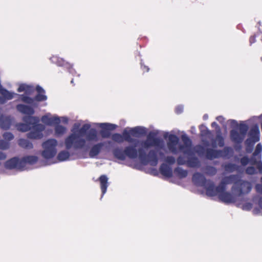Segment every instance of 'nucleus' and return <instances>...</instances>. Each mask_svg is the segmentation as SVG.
Segmentation results:
<instances>
[{
  "mask_svg": "<svg viewBox=\"0 0 262 262\" xmlns=\"http://www.w3.org/2000/svg\"><path fill=\"white\" fill-rule=\"evenodd\" d=\"M154 132H150L145 140L141 142L140 148H138L139 158L144 163H149L152 166L158 164V159L157 151L156 149L150 150L147 154V151L150 147H155L157 149H163L165 147L164 141L158 138L155 137Z\"/></svg>",
  "mask_w": 262,
  "mask_h": 262,
  "instance_id": "f257e3e1",
  "label": "nucleus"
},
{
  "mask_svg": "<svg viewBox=\"0 0 262 262\" xmlns=\"http://www.w3.org/2000/svg\"><path fill=\"white\" fill-rule=\"evenodd\" d=\"M91 126L89 124H84L79 130L78 133L71 134L65 140V145L67 149L73 148L75 150L83 148L85 145L84 138L86 132L89 130Z\"/></svg>",
  "mask_w": 262,
  "mask_h": 262,
  "instance_id": "f03ea898",
  "label": "nucleus"
},
{
  "mask_svg": "<svg viewBox=\"0 0 262 262\" xmlns=\"http://www.w3.org/2000/svg\"><path fill=\"white\" fill-rule=\"evenodd\" d=\"M201 135L204 137L202 139L203 144L206 146H211L213 148L223 147L224 145V139L222 136L220 128L216 130L215 138H212L211 132L208 129L201 130Z\"/></svg>",
  "mask_w": 262,
  "mask_h": 262,
  "instance_id": "7ed1b4c3",
  "label": "nucleus"
},
{
  "mask_svg": "<svg viewBox=\"0 0 262 262\" xmlns=\"http://www.w3.org/2000/svg\"><path fill=\"white\" fill-rule=\"evenodd\" d=\"M193 182L197 186L204 187L206 190V194L208 196H213L212 194L208 193L209 190H213V182L210 180H206L204 176L200 173L195 172L192 178Z\"/></svg>",
  "mask_w": 262,
  "mask_h": 262,
  "instance_id": "20e7f679",
  "label": "nucleus"
},
{
  "mask_svg": "<svg viewBox=\"0 0 262 262\" xmlns=\"http://www.w3.org/2000/svg\"><path fill=\"white\" fill-rule=\"evenodd\" d=\"M239 177L237 175H230L228 177L223 178L219 184V185L215 187L213 183V190H209L208 193L212 194L213 196H215L217 194V192H220L226 189V185L232 183L235 184Z\"/></svg>",
  "mask_w": 262,
  "mask_h": 262,
  "instance_id": "39448f33",
  "label": "nucleus"
},
{
  "mask_svg": "<svg viewBox=\"0 0 262 262\" xmlns=\"http://www.w3.org/2000/svg\"><path fill=\"white\" fill-rule=\"evenodd\" d=\"M57 142L55 139H49L42 144L43 150L42 152V156L46 159H50L53 157L56 154V147Z\"/></svg>",
  "mask_w": 262,
  "mask_h": 262,
  "instance_id": "423d86ee",
  "label": "nucleus"
},
{
  "mask_svg": "<svg viewBox=\"0 0 262 262\" xmlns=\"http://www.w3.org/2000/svg\"><path fill=\"white\" fill-rule=\"evenodd\" d=\"M259 140V130L257 125L252 127L248 133V138L246 141V150L251 152L253 145Z\"/></svg>",
  "mask_w": 262,
  "mask_h": 262,
  "instance_id": "0eeeda50",
  "label": "nucleus"
},
{
  "mask_svg": "<svg viewBox=\"0 0 262 262\" xmlns=\"http://www.w3.org/2000/svg\"><path fill=\"white\" fill-rule=\"evenodd\" d=\"M251 189L252 185L250 183L238 179L237 182L233 185L231 190L238 196H240L243 194L250 192Z\"/></svg>",
  "mask_w": 262,
  "mask_h": 262,
  "instance_id": "6e6552de",
  "label": "nucleus"
},
{
  "mask_svg": "<svg viewBox=\"0 0 262 262\" xmlns=\"http://www.w3.org/2000/svg\"><path fill=\"white\" fill-rule=\"evenodd\" d=\"M239 132L236 129H232L230 132V137L232 141L236 143H241L245 138L248 129L247 125L241 123L238 126Z\"/></svg>",
  "mask_w": 262,
  "mask_h": 262,
  "instance_id": "1a4fd4ad",
  "label": "nucleus"
},
{
  "mask_svg": "<svg viewBox=\"0 0 262 262\" xmlns=\"http://www.w3.org/2000/svg\"><path fill=\"white\" fill-rule=\"evenodd\" d=\"M23 120L25 123H18L16 125L17 129L23 132L29 130L32 125L37 123L39 121L38 117L31 116H24Z\"/></svg>",
  "mask_w": 262,
  "mask_h": 262,
  "instance_id": "9d476101",
  "label": "nucleus"
},
{
  "mask_svg": "<svg viewBox=\"0 0 262 262\" xmlns=\"http://www.w3.org/2000/svg\"><path fill=\"white\" fill-rule=\"evenodd\" d=\"M230 150V148L229 147H225L223 150L207 148L206 150V157L210 160L220 157H226Z\"/></svg>",
  "mask_w": 262,
  "mask_h": 262,
  "instance_id": "9b49d317",
  "label": "nucleus"
},
{
  "mask_svg": "<svg viewBox=\"0 0 262 262\" xmlns=\"http://www.w3.org/2000/svg\"><path fill=\"white\" fill-rule=\"evenodd\" d=\"M262 151V145L260 143L256 145V149L251 159V163L255 164L258 171L262 173V162H261V153Z\"/></svg>",
  "mask_w": 262,
  "mask_h": 262,
  "instance_id": "f8f14e48",
  "label": "nucleus"
},
{
  "mask_svg": "<svg viewBox=\"0 0 262 262\" xmlns=\"http://www.w3.org/2000/svg\"><path fill=\"white\" fill-rule=\"evenodd\" d=\"M30 132L27 134V137L31 139H39L42 138V131L45 129V126L41 124H35L32 125Z\"/></svg>",
  "mask_w": 262,
  "mask_h": 262,
  "instance_id": "ddd939ff",
  "label": "nucleus"
},
{
  "mask_svg": "<svg viewBox=\"0 0 262 262\" xmlns=\"http://www.w3.org/2000/svg\"><path fill=\"white\" fill-rule=\"evenodd\" d=\"M167 147L170 152L173 154H177L179 152V146L180 145L179 144V139L174 135H169L167 137Z\"/></svg>",
  "mask_w": 262,
  "mask_h": 262,
  "instance_id": "4468645a",
  "label": "nucleus"
},
{
  "mask_svg": "<svg viewBox=\"0 0 262 262\" xmlns=\"http://www.w3.org/2000/svg\"><path fill=\"white\" fill-rule=\"evenodd\" d=\"M216 195H219V198L222 202L226 203H230L235 202L236 200V198L238 196L237 195L234 193L232 191V193L226 192L225 190H223L220 192H217Z\"/></svg>",
  "mask_w": 262,
  "mask_h": 262,
  "instance_id": "2eb2a0df",
  "label": "nucleus"
},
{
  "mask_svg": "<svg viewBox=\"0 0 262 262\" xmlns=\"http://www.w3.org/2000/svg\"><path fill=\"white\" fill-rule=\"evenodd\" d=\"M24 162L21 159L17 158H13L7 161L5 163V167L9 169L16 168L19 170H24L23 165Z\"/></svg>",
  "mask_w": 262,
  "mask_h": 262,
  "instance_id": "dca6fc26",
  "label": "nucleus"
},
{
  "mask_svg": "<svg viewBox=\"0 0 262 262\" xmlns=\"http://www.w3.org/2000/svg\"><path fill=\"white\" fill-rule=\"evenodd\" d=\"M182 140L183 144H180L179 146V151L186 154H189L191 148V140L186 135L182 136Z\"/></svg>",
  "mask_w": 262,
  "mask_h": 262,
  "instance_id": "f3484780",
  "label": "nucleus"
},
{
  "mask_svg": "<svg viewBox=\"0 0 262 262\" xmlns=\"http://www.w3.org/2000/svg\"><path fill=\"white\" fill-rule=\"evenodd\" d=\"M97 125L103 129L100 131V134L104 138H108L110 136V132L106 130H114L116 127L115 124L108 123H98Z\"/></svg>",
  "mask_w": 262,
  "mask_h": 262,
  "instance_id": "a211bd4d",
  "label": "nucleus"
},
{
  "mask_svg": "<svg viewBox=\"0 0 262 262\" xmlns=\"http://www.w3.org/2000/svg\"><path fill=\"white\" fill-rule=\"evenodd\" d=\"M133 144L134 145L128 146L124 149V152L126 156L131 159H135L139 156L138 149L137 150L136 147L139 146V148H140V144L138 145H136L135 143Z\"/></svg>",
  "mask_w": 262,
  "mask_h": 262,
  "instance_id": "6ab92c4d",
  "label": "nucleus"
},
{
  "mask_svg": "<svg viewBox=\"0 0 262 262\" xmlns=\"http://www.w3.org/2000/svg\"><path fill=\"white\" fill-rule=\"evenodd\" d=\"M13 121V118L10 116H5L0 118V127L1 128L7 130L9 129Z\"/></svg>",
  "mask_w": 262,
  "mask_h": 262,
  "instance_id": "aec40b11",
  "label": "nucleus"
},
{
  "mask_svg": "<svg viewBox=\"0 0 262 262\" xmlns=\"http://www.w3.org/2000/svg\"><path fill=\"white\" fill-rule=\"evenodd\" d=\"M41 121L49 125L59 124L60 122V118L57 116L50 117L49 115H45L41 118Z\"/></svg>",
  "mask_w": 262,
  "mask_h": 262,
  "instance_id": "412c9836",
  "label": "nucleus"
},
{
  "mask_svg": "<svg viewBox=\"0 0 262 262\" xmlns=\"http://www.w3.org/2000/svg\"><path fill=\"white\" fill-rule=\"evenodd\" d=\"M84 138L85 139V141H94L97 142L98 141V137L97 135V132L95 129L92 128L88 130L86 132Z\"/></svg>",
  "mask_w": 262,
  "mask_h": 262,
  "instance_id": "4be33fe9",
  "label": "nucleus"
},
{
  "mask_svg": "<svg viewBox=\"0 0 262 262\" xmlns=\"http://www.w3.org/2000/svg\"><path fill=\"white\" fill-rule=\"evenodd\" d=\"M130 130L128 131L126 129H125L122 135L123 137L124 141L131 143H135L136 145H138L139 144H140L142 141L132 138L130 136Z\"/></svg>",
  "mask_w": 262,
  "mask_h": 262,
  "instance_id": "5701e85b",
  "label": "nucleus"
},
{
  "mask_svg": "<svg viewBox=\"0 0 262 262\" xmlns=\"http://www.w3.org/2000/svg\"><path fill=\"white\" fill-rule=\"evenodd\" d=\"M16 108L19 112L24 114L29 115V116L33 115L34 113L33 109L31 107L24 104L17 105Z\"/></svg>",
  "mask_w": 262,
  "mask_h": 262,
  "instance_id": "b1692460",
  "label": "nucleus"
},
{
  "mask_svg": "<svg viewBox=\"0 0 262 262\" xmlns=\"http://www.w3.org/2000/svg\"><path fill=\"white\" fill-rule=\"evenodd\" d=\"M131 135L138 137L146 134V128L142 126H137L130 129Z\"/></svg>",
  "mask_w": 262,
  "mask_h": 262,
  "instance_id": "393cba45",
  "label": "nucleus"
},
{
  "mask_svg": "<svg viewBox=\"0 0 262 262\" xmlns=\"http://www.w3.org/2000/svg\"><path fill=\"white\" fill-rule=\"evenodd\" d=\"M104 146L103 143H99L97 144L94 145L92 148L91 149L89 155L91 158H94L96 156H97L101 149V148Z\"/></svg>",
  "mask_w": 262,
  "mask_h": 262,
  "instance_id": "a878e982",
  "label": "nucleus"
},
{
  "mask_svg": "<svg viewBox=\"0 0 262 262\" xmlns=\"http://www.w3.org/2000/svg\"><path fill=\"white\" fill-rule=\"evenodd\" d=\"M100 182V187L102 191V196H103L106 192L108 186V178L105 175H102L99 178ZM102 196H101L102 198Z\"/></svg>",
  "mask_w": 262,
  "mask_h": 262,
  "instance_id": "bb28decb",
  "label": "nucleus"
},
{
  "mask_svg": "<svg viewBox=\"0 0 262 262\" xmlns=\"http://www.w3.org/2000/svg\"><path fill=\"white\" fill-rule=\"evenodd\" d=\"M37 157L34 156H28L24 157L23 159H21V161L24 162V164L23 165L24 170L25 169L26 164H33L37 162Z\"/></svg>",
  "mask_w": 262,
  "mask_h": 262,
  "instance_id": "cd10ccee",
  "label": "nucleus"
},
{
  "mask_svg": "<svg viewBox=\"0 0 262 262\" xmlns=\"http://www.w3.org/2000/svg\"><path fill=\"white\" fill-rule=\"evenodd\" d=\"M160 170L163 176L170 177L172 174L171 168L166 164H162L161 165Z\"/></svg>",
  "mask_w": 262,
  "mask_h": 262,
  "instance_id": "c85d7f7f",
  "label": "nucleus"
},
{
  "mask_svg": "<svg viewBox=\"0 0 262 262\" xmlns=\"http://www.w3.org/2000/svg\"><path fill=\"white\" fill-rule=\"evenodd\" d=\"M114 156L117 159L124 160L126 158V154L124 150H123L121 148H117L113 150Z\"/></svg>",
  "mask_w": 262,
  "mask_h": 262,
  "instance_id": "c756f323",
  "label": "nucleus"
},
{
  "mask_svg": "<svg viewBox=\"0 0 262 262\" xmlns=\"http://www.w3.org/2000/svg\"><path fill=\"white\" fill-rule=\"evenodd\" d=\"M36 91L38 92L35 98V99L38 101H43L47 99V96L42 94L45 93V90L40 86L38 85L36 87Z\"/></svg>",
  "mask_w": 262,
  "mask_h": 262,
  "instance_id": "7c9ffc66",
  "label": "nucleus"
},
{
  "mask_svg": "<svg viewBox=\"0 0 262 262\" xmlns=\"http://www.w3.org/2000/svg\"><path fill=\"white\" fill-rule=\"evenodd\" d=\"M18 145L24 148L30 149L33 148L32 143L29 140L25 139H20L18 140Z\"/></svg>",
  "mask_w": 262,
  "mask_h": 262,
  "instance_id": "2f4dec72",
  "label": "nucleus"
},
{
  "mask_svg": "<svg viewBox=\"0 0 262 262\" xmlns=\"http://www.w3.org/2000/svg\"><path fill=\"white\" fill-rule=\"evenodd\" d=\"M174 172L175 174L181 179L186 178L188 174V171L187 170L183 169L182 168L180 167L175 168Z\"/></svg>",
  "mask_w": 262,
  "mask_h": 262,
  "instance_id": "473e14b6",
  "label": "nucleus"
},
{
  "mask_svg": "<svg viewBox=\"0 0 262 262\" xmlns=\"http://www.w3.org/2000/svg\"><path fill=\"white\" fill-rule=\"evenodd\" d=\"M18 92H25L27 94H30L33 91V88L28 85L22 84L20 85L17 90Z\"/></svg>",
  "mask_w": 262,
  "mask_h": 262,
  "instance_id": "72a5a7b5",
  "label": "nucleus"
},
{
  "mask_svg": "<svg viewBox=\"0 0 262 262\" xmlns=\"http://www.w3.org/2000/svg\"><path fill=\"white\" fill-rule=\"evenodd\" d=\"M187 166L189 167H199L200 163L197 158H193L189 159L187 161Z\"/></svg>",
  "mask_w": 262,
  "mask_h": 262,
  "instance_id": "f704fd0d",
  "label": "nucleus"
},
{
  "mask_svg": "<svg viewBox=\"0 0 262 262\" xmlns=\"http://www.w3.org/2000/svg\"><path fill=\"white\" fill-rule=\"evenodd\" d=\"M202 170L206 174L209 176H214L217 172V169L213 167L210 166H207L203 169Z\"/></svg>",
  "mask_w": 262,
  "mask_h": 262,
  "instance_id": "c9c22d12",
  "label": "nucleus"
},
{
  "mask_svg": "<svg viewBox=\"0 0 262 262\" xmlns=\"http://www.w3.org/2000/svg\"><path fill=\"white\" fill-rule=\"evenodd\" d=\"M69 152L66 150L60 151L57 156V158L60 161H63L67 160L69 158Z\"/></svg>",
  "mask_w": 262,
  "mask_h": 262,
  "instance_id": "e433bc0d",
  "label": "nucleus"
},
{
  "mask_svg": "<svg viewBox=\"0 0 262 262\" xmlns=\"http://www.w3.org/2000/svg\"><path fill=\"white\" fill-rule=\"evenodd\" d=\"M57 125L55 126V134L57 136H61L64 134L67 130V128L60 125H59L58 124H57Z\"/></svg>",
  "mask_w": 262,
  "mask_h": 262,
  "instance_id": "4c0bfd02",
  "label": "nucleus"
},
{
  "mask_svg": "<svg viewBox=\"0 0 262 262\" xmlns=\"http://www.w3.org/2000/svg\"><path fill=\"white\" fill-rule=\"evenodd\" d=\"M225 170L227 172H232L237 169L236 165L232 163L226 164L224 166Z\"/></svg>",
  "mask_w": 262,
  "mask_h": 262,
  "instance_id": "58836bf2",
  "label": "nucleus"
},
{
  "mask_svg": "<svg viewBox=\"0 0 262 262\" xmlns=\"http://www.w3.org/2000/svg\"><path fill=\"white\" fill-rule=\"evenodd\" d=\"M112 140L117 143H121L124 141V139L122 135L119 134H114L112 137Z\"/></svg>",
  "mask_w": 262,
  "mask_h": 262,
  "instance_id": "ea45409f",
  "label": "nucleus"
},
{
  "mask_svg": "<svg viewBox=\"0 0 262 262\" xmlns=\"http://www.w3.org/2000/svg\"><path fill=\"white\" fill-rule=\"evenodd\" d=\"M10 143L8 141L0 140V149L2 150H6L9 148Z\"/></svg>",
  "mask_w": 262,
  "mask_h": 262,
  "instance_id": "a19ab883",
  "label": "nucleus"
},
{
  "mask_svg": "<svg viewBox=\"0 0 262 262\" xmlns=\"http://www.w3.org/2000/svg\"><path fill=\"white\" fill-rule=\"evenodd\" d=\"M253 201L254 203H257L259 207L262 209V195H256L253 199Z\"/></svg>",
  "mask_w": 262,
  "mask_h": 262,
  "instance_id": "79ce46f5",
  "label": "nucleus"
},
{
  "mask_svg": "<svg viewBox=\"0 0 262 262\" xmlns=\"http://www.w3.org/2000/svg\"><path fill=\"white\" fill-rule=\"evenodd\" d=\"M3 136L5 140L8 142L14 139L13 135L10 132H6L4 133Z\"/></svg>",
  "mask_w": 262,
  "mask_h": 262,
  "instance_id": "37998d69",
  "label": "nucleus"
},
{
  "mask_svg": "<svg viewBox=\"0 0 262 262\" xmlns=\"http://www.w3.org/2000/svg\"><path fill=\"white\" fill-rule=\"evenodd\" d=\"M246 172L248 174H253L256 172V169L253 166H250L246 169Z\"/></svg>",
  "mask_w": 262,
  "mask_h": 262,
  "instance_id": "c03bdc74",
  "label": "nucleus"
},
{
  "mask_svg": "<svg viewBox=\"0 0 262 262\" xmlns=\"http://www.w3.org/2000/svg\"><path fill=\"white\" fill-rule=\"evenodd\" d=\"M249 162L252 164L251 160H249V159L247 157H244L241 160V163L243 166L246 165ZM252 165L254 164H252Z\"/></svg>",
  "mask_w": 262,
  "mask_h": 262,
  "instance_id": "a18cd8bd",
  "label": "nucleus"
},
{
  "mask_svg": "<svg viewBox=\"0 0 262 262\" xmlns=\"http://www.w3.org/2000/svg\"><path fill=\"white\" fill-rule=\"evenodd\" d=\"M177 163L179 165H184L187 163V162L185 159V158L183 156H180L177 159Z\"/></svg>",
  "mask_w": 262,
  "mask_h": 262,
  "instance_id": "49530a36",
  "label": "nucleus"
},
{
  "mask_svg": "<svg viewBox=\"0 0 262 262\" xmlns=\"http://www.w3.org/2000/svg\"><path fill=\"white\" fill-rule=\"evenodd\" d=\"M252 207V204L250 203H246L242 206V208L244 210H250Z\"/></svg>",
  "mask_w": 262,
  "mask_h": 262,
  "instance_id": "de8ad7c7",
  "label": "nucleus"
},
{
  "mask_svg": "<svg viewBox=\"0 0 262 262\" xmlns=\"http://www.w3.org/2000/svg\"><path fill=\"white\" fill-rule=\"evenodd\" d=\"M165 161L170 164H172L175 163L176 159L172 156H168L165 159Z\"/></svg>",
  "mask_w": 262,
  "mask_h": 262,
  "instance_id": "09e8293b",
  "label": "nucleus"
},
{
  "mask_svg": "<svg viewBox=\"0 0 262 262\" xmlns=\"http://www.w3.org/2000/svg\"><path fill=\"white\" fill-rule=\"evenodd\" d=\"M255 189L259 194L258 195L262 196V185L261 184H256L255 186Z\"/></svg>",
  "mask_w": 262,
  "mask_h": 262,
  "instance_id": "8fccbe9b",
  "label": "nucleus"
},
{
  "mask_svg": "<svg viewBox=\"0 0 262 262\" xmlns=\"http://www.w3.org/2000/svg\"><path fill=\"white\" fill-rule=\"evenodd\" d=\"M21 100L23 101L28 103H32L33 101L32 99L27 96H23Z\"/></svg>",
  "mask_w": 262,
  "mask_h": 262,
  "instance_id": "3c124183",
  "label": "nucleus"
},
{
  "mask_svg": "<svg viewBox=\"0 0 262 262\" xmlns=\"http://www.w3.org/2000/svg\"><path fill=\"white\" fill-rule=\"evenodd\" d=\"M79 127H80V124L79 123H75L74 124V125H73V128L71 130L72 133H74H74H78V132L80 129H79Z\"/></svg>",
  "mask_w": 262,
  "mask_h": 262,
  "instance_id": "603ef678",
  "label": "nucleus"
},
{
  "mask_svg": "<svg viewBox=\"0 0 262 262\" xmlns=\"http://www.w3.org/2000/svg\"><path fill=\"white\" fill-rule=\"evenodd\" d=\"M183 107L182 106H178L176 108V111L177 114H180L182 112Z\"/></svg>",
  "mask_w": 262,
  "mask_h": 262,
  "instance_id": "864d4df0",
  "label": "nucleus"
},
{
  "mask_svg": "<svg viewBox=\"0 0 262 262\" xmlns=\"http://www.w3.org/2000/svg\"><path fill=\"white\" fill-rule=\"evenodd\" d=\"M1 95L2 96H0V104H4L6 102V100L8 99L5 98L2 94Z\"/></svg>",
  "mask_w": 262,
  "mask_h": 262,
  "instance_id": "5fc2aeb1",
  "label": "nucleus"
},
{
  "mask_svg": "<svg viewBox=\"0 0 262 262\" xmlns=\"http://www.w3.org/2000/svg\"><path fill=\"white\" fill-rule=\"evenodd\" d=\"M6 158V155L5 153L0 151V160H4Z\"/></svg>",
  "mask_w": 262,
  "mask_h": 262,
  "instance_id": "6e6d98bb",
  "label": "nucleus"
},
{
  "mask_svg": "<svg viewBox=\"0 0 262 262\" xmlns=\"http://www.w3.org/2000/svg\"><path fill=\"white\" fill-rule=\"evenodd\" d=\"M155 149H156V150L157 151V152H159V154L160 157L161 158H163L164 157V154L161 151V149H157L156 147H155Z\"/></svg>",
  "mask_w": 262,
  "mask_h": 262,
  "instance_id": "4d7b16f0",
  "label": "nucleus"
},
{
  "mask_svg": "<svg viewBox=\"0 0 262 262\" xmlns=\"http://www.w3.org/2000/svg\"><path fill=\"white\" fill-rule=\"evenodd\" d=\"M255 42V36H251L250 38V43L252 44Z\"/></svg>",
  "mask_w": 262,
  "mask_h": 262,
  "instance_id": "13d9d810",
  "label": "nucleus"
},
{
  "mask_svg": "<svg viewBox=\"0 0 262 262\" xmlns=\"http://www.w3.org/2000/svg\"><path fill=\"white\" fill-rule=\"evenodd\" d=\"M62 122L64 123H67L68 122V118L65 117H63L61 118Z\"/></svg>",
  "mask_w": 262,
  "mask_h": 262,
  "instance_id": "bf43d9fd",
  "label": "nucleus"
},
{
  "mask_svg": "<svg viewBox=\"0 0 262 262\" xmlns=\"http://www.w3.org/2000/svg\"><path fill=\"white\" fill-rule=\"evenodd\" d=\"M254 214H258L259 213V210L258 209H254L253 211Z\"/></svg>",
  "mask_w": 262,
  "mask_h": 262,
  "instance_id": "052dcab7",
  "label": "nucleus"
},
{
  "mask_svg": "<svg viewBox=\"0 0 262 262\" xmlns=\"http://www.w3.org/2000/svg\"><path fill=\"white\" fill-rule=\"evenodd\" d=\"M211 126L212 127H218V125H217V123L216 122H213L212 123Z\"/></svg>",
  "mask_w": 262,
  "mask_h": 262,
  "instance_id": "680f3d73",
  "label": "nucleus"
},
{
  "mask_svg": "<svg viewBox=\"0 0 262 262\" xmlns=\"http://www.w3.org/2000/svg\"><path fill=\"white\" fill-rule=\"evenodd\" d=\"M4 116H5V115H3L2 114V108H0V118H2L3 117H4Z\"/></svg>",
  "mask_w": 262,
  "mask_h": 262,
  "instance_id": "e2e57ef3",
  "label": "nucleus"
},
{
  "mask_svg": "<svg viewBox=\"0 0 262 262\" xmlns=\"http://www.w3.org/2000/svg\"><path fill=\"white\" fill-rule=\"evenodd\" d=\"M217 120L219 121H221L223 119L222 117L221 116H220V117H217Z\"/></svg>",
  "mask_w": 262,
  "mask_h": 262,
  "instance_id": "0e129e2a",
  "label": "nucleus"
},
{
  "mask_svg": "<svg viewBox=\"0 0 262 262\" xmlns=\"http://www.w3.org/2000/svg\"><path fill=\"white\" fill-rule=\"evenodd\" d=\"M167 134H165V135H164V137H165V138H166V137H167Z\"/></svg>",
  "mask_w": 262,
  "mask_h": 262,
  "instance_id": "69168bd1",
  "label": "nucleus"
},
{
  "mask_svg": "<svg viewBox=\"0 0 262 262\" xmlns=\"http://www.w3.org/2000/svg\"><path fill=\"white\" fill-rule=\"evenodd\" d=\"M231 122H235V121L234 120H232Z\"/></svg>",
  "mask_w": 262,
  "mask_h": 262,
  "instance_id": "338daca9",
  "label": "nucleus"
},
{
  "mask_svg": "<svg viewBox=\"0 0 262 262\" xmlns=\"http://www.w3.org/2000/svg\"><path fill=\"white\" fill-rule=\"evenodd\" d=\"M148 70H149V69L148 68H147V70H146L147 72L148 71Z\"/></svg>",
  "mask_w": 262,
  "mask_h": 262,
  "instance_id": "774afa93",
  "label": "nucleus"
}]
</instances>
